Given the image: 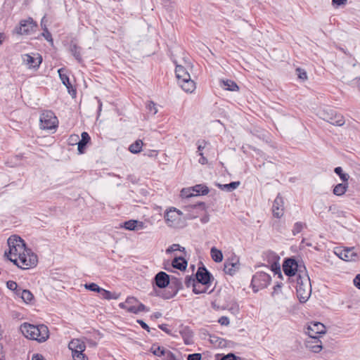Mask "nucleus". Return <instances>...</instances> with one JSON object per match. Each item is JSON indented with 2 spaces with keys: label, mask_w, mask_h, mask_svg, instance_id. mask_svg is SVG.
I'll return each mask as SVG.
<instances>
[{
  "label": "nucleus",
  "mask_w": 360,
  "mask_h": 360,
  "mask_svg": "<svg viewBox=\"0 0 360 360\" xmlns=\"http://www.w3.org/2000/svg\"><path fill=\"white\" fill-rule=\"evenodd\" d=\"M181 195L183 198H190L194 196V193L192 191V187L188 188H183L181 191Z\"/></svg>",
  "instance_id": "de8ad7c7"
},
{
  "label": "nucleus",
  "mask_w": 360,
  "mask_h": 360,
  "mask_svg": "<svg viewBox=\"0 0 360 360\" xmlns=\"http://www.w3.org/2000/svg\"><path fill=\"white\" fill-rule=\"evenodd\" d=\"M273 257L276 259V260L273 262L271 264V270L275 272V274H278L279 277H282L281 271V266L280 264L278 262L279 257H277L276 255H273Z\"/></svg>",
  "instance_id": "79ce46f5"
},
{
  "label": "nucleus",
  "mask_w": 360,
  "mask_h": 360,
  "mask_svg": "<svg viewBox=\"0 0 360 360\" xmlns=\"http://www.w3.org/2000/svg\"><path fill=\"white\" fill-rule=\"evenodd\" d=\"M43 36L45 37V39L47 40V41H52V37H51V33L49 32L48 29L46 27H44V32H43Z\"/></svg>",
  "instance_id": "680f3d73"
},
{
  "label": "nucleus",
  "mask_w": 360,
  "mask_h": 360,
  "mask_svg": "<svg viewBox=\"0 0 360 360\" xmlns=\"http://www.w3.org/2000/svg\"><path fill=\"white\" fill-rule=\"evenodd\" d=\"M175 73L178 79V82L183 80L184 79H187L191 77L187 70L182 65H177L175 68Z\"/></svg>",
  "instance_id": "b1692460"
},
{
  "label": "nucleus",
  "mask_w": 360,
  "mask_h": 360,
  "mask_svg": "<svg viewBox=\"0 0 360 360\" xmlns=\"http://www.w3.org/2000/svg\"><path fill=\"white\" fill-rule=\"evenodd\" d=\"M196 283V278H193L192 276H186L185 278V285L187 288H193Z\"/></svg>",
  "instance_id": "09e8293b"
},
{
  "label": "nucleus",
  "mask_w": 360,
  "mask_h": 360,
  "mask_svg": "<svg viewBox=\"0 0 360 360\" xmlns=\"http://www.w3.org/2000/svg\"><path fill=\"white\" fill-rule=\"evenodd\" d=\"M143 146V142L141 140H136L134 143H131L129 147V150L134 154L139 153L141 152Z\"/></svg>",
  "instance_id": "58836bf2"
},
{
  "label": "nucleus",
  "mask_w": 360,
  "mask_h": 360,
  "mask_svg": "<svg viewBox=\"0 0 360 360\" xmlns=\"http://www.w3.org/2000/svg\"><path fill=\"white\" fill-rule=\"evenodd\" d=\"M239 262L236 258H233L224 263V271L226 274L233 275L239 269Z\"/></svg>",
  "instance_id": "dca6fc26"
},
{
  "label": "nucleus",
  "mask_w": 360,
  "mask_h": 360,
  "mask_svg": "<svg viewBox=\"0 0 360 360\" xmlns=\"http://www.w3.org/2000/svg\"><path fill=\"white\" fill-rule=\"evenodd\" d=\"M182 89L188 93L193 92L195 89V84L194 81H193L191 77L187 79H184L183 80H180L178 82Z\"/></svg>",
  "instance_id": "4be33fe9"
},
{
  "label": "nucleus",
  "mask_w": 360,
  "mask_h": 360,
  "mask_svg": "<svg viewBox=\"0 0 360 360\" xmlns=\"http://www.w3.org/2000/svg\"><path fill=\"white\" fill-rule=\"evenodd\" d=\"M123 227L129 231H138L143 229L146 226L143 221L131 219L125 221Z\"/></svg>",
  "instance_id": "aec40b11"
},
{
  "label": "nucleus",
  "mask_w": 360,
  "mask_h": 360,
  "mask_svg": "<svg viewBox=\"0 0 360 360\" xmlns=\"http://www.w3.org/2000/svg\"><path fill=\"white\" fill-rule=\"evenodd\" d=\"M208 290V285H202L199 282H197L193 288V292L195 294L206 293Z\"/></svg>",
  "instance_id": "ea45409f"
},
{
  "label": "nucleus",
  "mask_w": 360,
  "mask_h": 360,
  "mask_svg": "<svg viewBox=\"0 0 360 360\" xmlns=\"http://www.w3.org/2000/svg\"><path fill=\"white\" fill-rule=\"evenodd\" d=\"M273 215L276 218H281L284 213V200L278 194L275 198L272 207Z\"/></svg>",
  "instance_id": "ddd939ff"
},
{
  "label": "nucleus",
  "mask_w": 360,
  "mask_h": 360,
  "mask_svg": "<svg viewBox=\"0 0 360 360\" xmlns=\"http://www.w3.org/2000/svg\"><path fill=\"white\" fill-rule=\"evenodd\" d=\"M210 254L212 259L215 262H220L223 259V254L221 250L217 249L215 247L211 248Z\"/></svg>",
  "instance_id": "4c0bfd02"
},
{
  "label": "nucleus",
  "mask_w": 360,
  "mask_h": 360,
  "mask_svg": "<svg viewBox=\"0 0 360 360\" xmlns=\"http://www.w3.org/2000/svg\"><path fill=\"white\" fill-rule=\"evenodd\" d=\"M346 3L347 0H332V4L336 6L345 5Z\"/></svg>",
  "instance_id": "e2e57ef3"
},
{
  "label": "nucleus",
  "mask_w": 360,
  "mask_h": 360,
  "mask_svg": "<svg viewBox=\"0 0 360 360\" xmlns=\"http://www.w3.org/2000/svg\"><path fill=\"white\" fill-rule=\"evenodd\" d=\"M176 250L185 252V248L184 247L180 246V245L179 244H172L166 250V252L167 254H170Z\"/></svg>",
  "instance_id": "49530a36"
},
{
  "label": "nucleus",
  "mask_w": 360,
  "mask_h": 360,
  "mask_svg": "<svg viewBox=\"0 0 360 360\" xmlns=\"http://www.w3.org/2000/svg\"><path fill=\"white\" fill-rule=\"evenodd\" d=\"M20 330L23 335L30 340H37L38 328L36 326L25 323L20 326Z\"/></svg>",
  "instance_id": "9d476101"
},
{
  "label": "nucleus",
  "mask_w": 360,
  "mask_h": 360,
  "mask_svg": "<svg viewBox=\"0 0 360 360\" xmlns=\"http://www.w3.org/2000/svg\"><path fill=\"white\" fill-rule=\"evenodd\" d=\"M138 303V300L134 297H129L127 298L124 302L119 304V307L121 309H125L129 312L130 307H135Z\"/></svg>",
  "instance_id": "393cba45"
},
{
  "label": "nucleus",
  "mask_w": 360,
  "mask_h": 360,
  "mask_svg": "<svg viewBox=\"0 0 360 360\" xmlns=\"http://www.w3.org/2000/svg\"><path fill=\"white\" fill-rule=\"evenodd\" d=\"M221 86L227 91H235L238 90V86L237 84L230 79L222 80Z\"/></svg>",
  "instance_id": "c85d7f7f"
},
{
  "label": "nucleus",
  "mask_w": 360,
  "mask_h": 360,
  "mask_svg": "<svg viewBox=\"0 0 360 360\" xmlns=\"http://www.w3.org/2000/svg\"><path fill=\"white\" fill-rule=\"evenodd\" d=\"M335 252L340 259L345 261H356L359 258L358 253L354 247L338 249Z\"/></svg>",
  "instance_id": "0eeeda50"
},
{
  "label": "nucleus",
  "mask_w": 360,
  "mask_h": 360,
  "mask_svg": "<svg viewBox=\"0 0 360 360\" xmlns=\"http://www.w3.org/2000/svg\"><path fill=\"white\" fill-rule=\"evenodd\" d=\"M58 121L54 112L45 110L40 115V126L43 129H53L58 127Z\"/></svg>",
  "instance_id": "7ed1b4c3"
},
{
  "label": "nucleus",
  "mask_w": 360,
  "mask_h": 360,
  "mask_svg": "<svg viewBox=\"0 0 360 360\" xmlns=\"http://www.w3.org/2000/svg\"><path fill=\"white\" fill-rule=\"evenodd\" d=\"M170 285L169 287V289H172L173 290H176V294L178 292L183 288V284L181 280L177 278L172 277L170 279Z\"/></svg>",
  "instance_id": "72a5a7b5"
},
{
  "label": "nucleus",
  "mask_w": 360,
  "mask_h": 360,
  "mask_svg": "<svg viewBox=\"0 0 360 360\" xmlns=\"http://www.w3.org/2000/svg\"><path fill=\"white\" fill-rule=\"evenodd\" d=\"M172 266L173 268L184 271L186 269L187 261L182 257H176L172 260Z\"/></svg>",
  "instance_id": "5701e85b"
},
{
  "label": "nucleus",
  "mask_w": 360,
  "mask_h": 360,
  "mask_svg": "<svg viewBox=\"0 0 360 360\" xmlns=\"http://www.w3.org/2000/svg\"><path fill=\"white\" fill-rule=\"evenodd\" d=\"M170 283L169 276L164 271L158 272L154 277V283L159 288H165Z\"/></svg>",
  "instance_id": "4468645a"
},
{
  "label": "nucleus",
  "mask_w": 360,
  "mask_h": 360,
  "mask_svg": "<svg viewBox=\"0 0 360 360\" xmlns=\"http://www.w3.org/2000/svg\"><path fill=\"white\" fill-rule=\"evenodd\" d=\"M196 281L202 285L209 286L211 279H214L211 274L206 269L205 266L199 267L195 274Z\"/></svg>",
  "instance_id": "9b49d317"
},
{
  "label": "nucleus",
  "mask_w": 360,
  "mask_h": 360,
  "mask_svg": "<svg viewBox=\"0 0 360 360\" xmlns=\"http://www.w3.org/2000/svg\"><path fill=\"white\" fill-rule=\"evenodd\" d=\"M84 286H85L86 289H88L91 291L98 292H99V291H101V288L97 284H96L94 283L85 284Z\"/></svg>",
  "instance_id": "8fccbe9b"
},
{
  "label": "nucleus",
  "mask_w": 360,
  "mask_h": 360,
  "mask_svg": "<svg viewBox=\"0 0 360 360\" xmlns=\"http://www.w3.org/2000/svg\"><path fill=\"white\" fill-rule=\"evenodd\" d=\"M305 333L308 335L309 338H318V335L326 333V327L320 322H313L308 326Z\"/></svg>",
  "instance_id": "6e6552de"
},
{
  "label": "nucleus",
  "mask_w": 360,
  "mask_h": 360,
  "mask_svg": "<svg viewBox=\"0 0 360 360\" xmlns=\"http://www.w3.org/2000/svg\"><path fill=\"white\" fill-rule=\"evenodd\" d=\"M59 77L62 82V83L66 86L68 90V92L72 96H75L76 95V90L73 88L72 84L70 82L69 77L65 73V70L64 68H60L58 70Z\"/></svg>",
  "instance_id": "f3484780"
},
{
  "label": "nucleus",
  "mask_w": 360,
  "mask_h": 360,
  "mask_svg": "<svg viewBox=\"0 0 360 360\" xmlns=\"http://www.w3.org/2000/svg\"><path fill=\"white\" fill-rule=\"evenodd\" d=\"M240 181H233L226 184H217V186L222 191L231 192L236 190L240 185Z\"/></svg>",
  "instance_id": "7c9ffc66"
},
{
  "label": "nucleus",
  "mask_w": 360,
  "mask_h": 360,
  "mask_svg": "<svg viewBox=\"0 0 360 360\" xmlns=\"http://www.w3.org/2000/svg\"><path fill=\"white\" fill-rule=\"evenodd\" d=\"M6 286L9 290L12 291H14L18 287L17 283L13 281H8L6 283Z\"/></svg>",
  "instance_id": "5fc2aeb1"
},
{
  "label": "nucleus",
  "mask_w": 360,
  "mask_h": 360,
  "mask_svg": "<svg viewBox=\"0 0 360 360\" xmlns=\"http://www.w3.org/2000/svg\"><path fill=\"white\" fill-rule=\"evenodd\" d=\"M354 285L360 290V274H357L354 278Z\"/></svg>",
  "instance_id": "69168bd1"
},
{
  "label": "nucleus",
  "mask_w": 360,
  "mask_h": 360,
  "mask_svg": "<svg viewBox=\"0 0 360 360\" xmlns=\"http://www.w3.org/2000/svg\"><path fill=\"white\" fill-rule=\"evenodd\" d=\"M21 264L20 268L29 269L35 266L37 264L38 259L36 254L32 252L30 249H26L22 255H20Z\"/></svg>",
  "instance_id": "39448f33"
},
{
  "label": "nucleus",
  "mask_w": 360,
  "mask_h": 360,
  "mask_svg": "<svg viewBox=\"0 0 360 360\" xmlns=\"http://www.w3.org/2000/svg\"><path fill=\"white\" fill-rule=\"evenodd\" d=\"M218 322L222 326H228L230 323L229 319L227 316L220 317Z\"/></svg>",
  "instance_id": "052dcab7"
},
{
  "label": "nucleus",
  "mask_w": 360,
  "mask_h": 360,
  "mask_svg": "<svg viewBox=\"0 0 360 360\" xmlns=\"http://www.w3.org/2000/svg\"><path fill=\"white\" fill-rule=\"evenodd\" d=\"M238 359L235 354L229 353L221 357L220 360H237Z\"/></svg>",
  "instance_id": "4d7b16f0"
},
{
  "label": "nucleus",
  "mask_w": 360,
  "mask_h": 360,
  "mask_svg": "<svg viewBox=\"0 0 360 360\" xmlns=\"http://www.w3.org/2000/svg\"><path fill=\"white\" fill-rule=\"evenodd\" d=\"M207 142L205 141H198V153H202L201 151L205 148Z\"/></svg>",
  "instance_id": "bf43d9fd"
},
{
  "label": "nucleus",
  "mask_w": 360,
  "mask_h": 360,
  "mask_svg": "<svg viewBox=\"0 0 360 360\" xmlns=\"http://www.w3.org/2000/svg\"><path fill=\"white\" fill-rule=\"evenodd\" d=\"M181 335L186 345H191L193 343V333L189 328H185L181 331Z\"/></svg>",
  "instance_id": "cd10ccee"
},
{
  "label": "nucleus",
  "mask_w": 360,
  "mask_h": 360,
  "mask_svg": "<svg viewBox=\"0 0 360 360\" xmlns=\"http://www.w3.org/2000/svg\"><path fill=\"white\" fill-rule=\"evenodd\" d=\"M21 298L25 302L28 303L33 300L34 296L30 290H24L21 292Z\"/></svg>",
  "instance_id": "c03bdc74"
},
{
  "label": "nucleus",
  "mask_w": 360,
  "mask_h": 360,
  "mask_svg": "<svg viewBox=\"0 0 360 360\" xmlns=\"http://www.w3.org/2000/svg\"><path fill=\"white\" fill-rule=\"evenodd\" d=\"M296 72L299 79L302 80H305L307 79V72L303 69L298 68L296 69Z\"/></svg>",
  "instance_id": "603ef678"
},
{
  "label": "nucleus",
  "mask_w": 360,
  "mask_h": 360,
  "mask_svg": "<svg viewBox=\"0 0 360 360\" xmlns=\"http://www.w3.org/2000/svg\"><path fill=\"white\" fill-rule=\"evenodd\" d=\"M38 332H37V341L38 342H44L49 338V330L48 328L44 325L37 326Z\"/></svg>",
  "instance_id": "a878e982"
},
{
  "label": "nucleus",
  "mask_w": 360,
  "mask_h": 360,
  "mask_svg": "<svg viewBox=\"0 0 360 360\" xmlns=\"http://www.w3.org/2000/svg\"><path fill=\"white\" fill-rule=\"evenodd\" d=\"M22 62L28 68H39L42 62V57L39 54H37V57H34L30 54H24L22 56Z\"/></svg>",
  "instance_id": "f8f14e48"
},
{
  "label": "nucleus",
  "mask_w": 360,
  "mask_h": 360,
  "mask_svg": "<svg viewBox=\"0 0 360 360\" xmlns=\"http://www.w3.org/2000/svg\"><path fill=\"white\" fill-rule=\"evenodd\" d=\"M304 227H306V224L300 221L296 222L294 224L293 229L292 230V235L296 236L297 234L300 233Z\"/></svg>",
  "instance_id": "a18cd8bd"
},
{
  "label": "nucleus",
  "mask_w": 360,
  "mask_h": 360,
  "mask_svg": "<svg viewBox=\"0 0 360 360\" xmlns=\"http://www.w3.org/2000/svg\"><path fill=\"white\" fill-rule=\"evenodd\" d=\"M79 137L77 134H72L69 138V143L71 145L77 144Z\"/></svg>",
  "instance_id": "6e6d98bb"
},
{
  "label": "nucleus",
  "mask_w": 360,
  "mask_h": 360,
  "mask_svg": "<svg viewBox=\"0 0 360 360\" xmlns=\"http://www.w3.org/2000/svg\"><path fill=\"white\" fill-rule=\"evenodd\" d=\"M37 27L36 23L34 22L32 18H29L27 20H22L20 22V26L16 27V32L19 34H30L34 27Z\"/></svg>",
  "instance_id": "1a4fd4ad"
},
{
  "label": "nucleus",
  "mask_w": 360,
  "mask_h": 360,
  "mask_svg": "<svg viewBox=\"0 0 360 360\" xmlns=\"http://www.w3.org/2000/svg\"><path fill=\"white\" fill-rule=\"evenodd\" d=\"M181 214V212L179 210L174 208L167 212L165 214V219L167 221L174 222L176 221L179 216Z\"/></svg>",
  "instance_id": "bb28decb"
},
{
  "label": "nucleus",
  "mask_w": 360,
  "mask_h": 360,
  "mask_svg": "<svg viewBox=\"0 0 360 360\" xmlns=\"http://www.w3.org/2000/svg\"><path fill=\"white\" fill-rule=\"evenodd\" d=\"M146 108L153 115H155L158 112V109H157L156 105L153 101H148V103H147Z\"/></svg>",
  "instance_id": "3c124183"
},
{
  "label": "nucleus",
  "mask_w": 360,
  "mask_h": 360,
  "mask_svg": "<svg viewBox=\"0 0 360 360\" xmlns=\"http://www.w3.org/2000/svg\"><path fill=\"white\" fill-rule=\"evenodd\" d=\"M137 323L145 330H146L148 332H150V328L149 326L142 320H138Z\"/></svg>",
  "instance_id": "338daca9"
},
{
  "label": "nucleus",
  "mask_w": 360,
  "mask_h": 360,
  "mask_svg": "<svg viewBox=\"0 0 360 360\" xmlns=\"http://www.w3.org/2000/svg\"><path fill=\"white\" fill-rule=\"evenodd\" d=\"M149 309H148L143 304L139 302L138 301L137 304L135 307H130L129 312L133 314H138L141 311H148Z\"/></svg>",
  "instance_id": "a19ab883"
},
{
  "label": "nucleus",
  "mask_w": 360,
  "mask_h": 360,
  "mask_svg": "<svg viewBox=\"0 0 360 360\" xmlns=\"http://www.w3.org/2000/svg\"><path fill=\"white\" fill-rule=\"evenodd\" d=\"M327 117H323V119L333 125L342 126L345 124L344 117L340 114L331 111L330 116L329 115Z\"/></svg>",
  "instance_id": "6ab92c4d"
},
{
  "label": "nucleus",
  "mask_w": 360,
  "mask_h": 360,
  "mask_svg": "<svg viewBox=\"0 0 360 360\" xmlns=\"http://www.w3.org/2000/svg\"><path fill=\"white\" fill-rule=\"evenodd\" d=\"M163 360H181L179 359H176L174 354L170 352L169 353H167L166 358H163Z\"/></svg>",
  "instance_id": "0e129e2a"
},
{
  "label": "nucleus",
  "mask_w": 360,
  "mask_h": 360,
  "mask_svg": "<svg viewBox=\"0 0 360 360\" xmlns=\"http://www.w3.org/2000/svg\"><path fill=\"white\" fill-rule=\"evenodd\" d=\"M69 349L72 351V355L79 352H84L86 349V345L80 339H73L68 344Z\"/></svg>",
  "instance_id": "2eb2a0df"
},
{
  "label": "nucleus",
  "mask_w": 360,
  "mask_h": 360,
  "mask_svg": "<svg viewBox=\"0 0 360 360\" xmlns=\"http://www.w3.org/2000/svg\"><path fill=\"white\" fill-rule=\"evenodd\" d=\"M102 298L105 300H117L119 297V295L116 292H112L107 290L101 288V291H99Z\"/></svg>",
  "instance_id": "f704fd0d"
},
{
  "label": "nucleus",
  "mask_w": 360,
  "mask_h": 360,
  "mask_svg": "<svg viewBox=\"0 0 360 360\" xmlns=\"http://www.w3.org/2000/svg\"><path fill=\"white\" fill-rule=\"evenodd\" d=\"M8 245L9 247L8 252H5V256L8 257L11 256H18L19 261L20 260V255H22L26 250L25 243L24 240L16 236H13L8 239Z\"/></svg>",
  "instance_id": "f03ea898"
},
{
  "label": "nucleus",
  "mask_w": 360,
  "mask_h": 360,
  "mask_svg": "<svg viewBox=\"0 0 360 360\" xmlns=\"http://www.w3.org/2000/svg\"><path fill=\"white\" fill-rule=\"evenodd\" d=\"M81 47L78 46L75 44H71L70 46V51L73 55V56L75 58V59L79 62L81 63L82 60V53H81Z\"/></svg>",
  "instance_id": "473e14b6"
},
{
  "label": "nucleus",
  "mask_w": 360,
  "mask_h": 360,
  "mask_svg": "<svg viewBox=\"0 0 360 360\" xmlns=\"http://www.w3.org/2000/svg\"><path fill=\"white\" fill-rule=\"evenodd\" d=\"M156 295L165 300H169L174 297L176 295V290H173L169 288L168 290L162 291V292H156Z\"/></svg>",
  "instance_id": "e433bc0d"
},
{
  "label": "nucleus",
  "mask_w": 360,
  "mask_h": 360,
  "mask_svg": "<svg viewBox=\"0 0 360 360\" xmlns=\"http://www.w3.org/2000/svg\"><path fill=\"white\" fill-rule=\"evenodd\" d=\"M74 360H88V357L84 352H79L72 355Z\"/></svg>",
  "instance_id": "864d4df0"
},
{
  "label": "nucleus",
  "mask_w": 360,
  "mask_h": 360,
  "mask_svg": "<svg viewBox=\"0 0 360 360\" xmlns=\"http://www.w3.org/2000/svg\"><path fill=\"white\" fill-rule=\"evenodd\" d=\"M152 352L157 356H163L164 358H166L167 353H169L171 351L168 349H165L162 347H155L153 346L151 347Z\"/></svg>",
  "instance_id": "c9c22d12"
},
{
  "label": "nucleus",
  "mask_w": 360,
  "mask_h": 360,
  "mask_svg": "<svg viewBox=\"0 0 360 360\" xmlns=\"http://www.w3.org/2000/svg\"><path fill=\"white\" fill-rule=\"evenodd\" d=\"M306 347L314 353H319L321 349V342L319 338H308L305 342Z\"/></svg>",
  "instance_id": "a211bd4d"
},
{
  "label": "nucleus",
  "mask_w": 360,
  "mask_h": 360,
  "mask_svg": "<svg viewBox=\"0 0 360 360\" xmlns=\"http://www.w3.org/2000/svg\"><path fill=\"white\" fill-rule=\"evenodd\" d=\"M283 270L285 275L288 276L295 277L297 279V271H299L298 274H301L302 271L298 270V264L295 259L288 258L286 259L283 264Z\"/></svg>",
  "instance_id": "423d86ee"
},
{
  "label": "nucleus",
  "mask_w": 360,
  "mask_h": 360,
  "mask_svg": "<svg viewBox=\"0 0 360 360\" xmlns=\"http://www.w3.org/2000/svg\"><path fill=\"white\" fill-rule=\"evenodd\" d=\"M187 360H201V354L199 353L188 354Z\"/></svg>",
  "instance_id": "13d9d810"
},
{
  "label": "nucleus",
  "mask_w": 360,
  "mask_h": 360,
  "mask_svg": "<svg viewBox=\"0 0 360 360\" xmlns=\"http://www.w3.org/2000/svg\"><path fill=\"white\" fill-rule=\"evenodd\" d=\"M271 281L270 276L264 272H258L252 278L251 284L255 292L269 285Z\"/></svg>",
  "instance_id": "20e7f679"
},
{
  "label": "nucleus",
  "mask_w": 360,
  "mask_h": 360,
  "mask_svg": "<svg viewBox=\"0 0 360 360\" xmlns=\"http://www.w3.org/2000/svg\"><path fill=\"white\" fill-rule=\"evenodd\" d=\"M297 295L301 303L306 302L311 295V287L310 279L307 274H297Z\"/></svg>",
  "instance_id": "f257e3e1"
},
{
  "label": "nucleus",
  "mask_w": 360,
  "mask_h": 360,
  "mask_svg": "<svg viewBox=\"0 0 360 360\" xmlns=\"http://www.w3.org/2000/svg\"><path fill=\"white\" fill-rule=\"evenodd\" d=\"M32 360H45V359L41 354H34L32 357Z\"/></svg>",
  "instance_id": "774afa93"
},
{
  "label": "nucleus",
  "mask_w": 360,
  "mask_h": 360,
  "mask_svg": "<svg viewBox=\"0 0 360 360\" xmlns=\"http://www.w3.org/2000/svg\"><path fill=\"white\" fill-rule=\"evenodd\" d=\"M192 191L194 193V196L207 195L209 193V188L205 184H197L192 187Z\"/></svg>",
  "instance_id": "c756f323"
},
{
  "label": "nucleus",
  "mask_w": 360,
  "mask_h": 360,
  "mask_svg": "<svg viewBox=\"0 0 360 360\" xmlns=\"http://www.w3.org/2000/svg\"><path fill=\"white\" fill-rule=\"evenodd\" d=\"M81 136V140L79 139L77 143V150L79 154H83L87 143L90 141L91 138L89 134L86 131L82 132Z\"/></svg>",
  "instance_id": "412c9836"
},
{
  "label": "nucleus",
  "mask_w": 360,
  "mask_h": 360,
  "mask_svg": "<svg viewBox=\"0 0 360 360\" xmlns=\"http://www.w3.org/2000/svg\"><path fill=\"white\" fill-rule=\"evenodd\" d=\"M334 172L336 174H338L342 182H347L349 176L347 173H344L342 167H337L335 168Z\"/></svg>",
  "instance_id": "37998d69"
},
{
  "label": "nucleus",
  "mask_w": 360,
  "mask_h": 360,
  "mask_svg": "<svg viewBox=\"0 0 360 360\" xmlns=\"http://www.w3.org/2000/svg\"><path fill=\"white\" fill-rule=\"evenodd\" d=\"M348 188L347 182H342V184H337L333 191L334 195L341 196L345 193Z\"/></svg>",
  "instance_id": "2f4dec72"
}]
</instances>
